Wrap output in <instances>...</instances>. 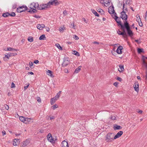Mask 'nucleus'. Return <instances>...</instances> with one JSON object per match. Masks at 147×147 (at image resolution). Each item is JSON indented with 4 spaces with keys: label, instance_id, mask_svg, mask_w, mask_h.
<instances>
[{
    "label": "nucleus",
    "instance_id": "0e129e2a",
    "mask_svg": "<svg viewBox=\"0 0 147 147\" xmlns=\"http://www.w3.org/2000/svg\"><path fill=\"white\" fill-rule=\"evenodd\" d=\"M2 135L3 136H4L6 134V132L5 131H2Z\"/></svg>",
    "mask_w": 147,
    "mask_h": 147
},
{
    "label": "nucleus",
    "instance_id": "37998d69",
    "mask_svg": "<svg viewBox=\"0 0 147 147\" xmlns=\"http://www.w3.org/2000/svg\"><path fill=\"white\" fill-rule=\"evenodd\" d=\"M60 96V95L59 94L57 93L56 96L54 97L56 98H57V99H58L59 98Z\"/></svg>",
    "mask_w": 147,
    "mask_h": 147
},
{
    "label": "nucleus",
    "instance_id": "09e8293b",
    "mask_svg": "<svg viewBox=\"0 0 147 147\" xmlns=\"http://www.w3.org/2000/svg\"><path fill=\"white\" fill-rule=\"evenodd\" d=\"M4 107L6 109L8 110L9 109V107L8 105H4Z\"/></svg>",
    "mask_w": 147,
    "mask_h": 147
},
{
    "label": "nucleus",
    "instance_id": "9d476101",
    "mask_svg": "<svg viewBox=\"0 0 147 147\" xmlns=\"http://www.w3.org/2000/svg\"><path fill=\"white\" fill-rule=\"evenodd\" d=\"M123 132L122 131H120L118 132L116 135L115 136L114 139H115L120 137L123 134Z\"/></svg>",
    "mask_w": 147,
    "mask_h": 147
},
{
    "label": "nucleus",
    "instance_id": "58836bf2",
    "mask_svg": "<svg viewBox=\"0 0 147 147\" xmlns=\"http://www.w3.org/2000/svg\"><path fill=\"white\" fill-rule=\"evenodd\" d=\"M116 118L115 117V116H113V115H111V118H110V119H111L112 120H115Z\"/></svg>",
    "mask_w": 147,
    "mask_h": 147
},
{
    "label": "nucleus",
    "instance_id": "5fc2aeb1",
    "mask_svg": "<svg viewBox=\"0 0 147 147\" xmlns=\"http://www.w3.org/2000/svg\"><path fill=\"white\" fill-rule=\"evenodd\" d=\"M37 99H37V100L38 102H41V99L40 97H38Z\"/></svg>",
    "mask_w": 147,
    "mask_h": 147
},
{
    "label": "nucleus",
    "instance_id": "49530a36",
    "mask_svg": "<svg viewBox=\"0 0 147 147\" xmlns=\"http://www.w3.org/2000/svg\"><path fill=\"white\" fill-rule=\"evenodd\" d=\"M97 11L100 13H102L103 12V11L101 9H99Z\"/></svg>",
    "mask_w": 147,
    "mask_h": 147
},
{
    "label": "nucleus",
    "instance_id": "412c9836",
    "mask_svg": "<svg viewBox=\"0 0 147 147\" xmlns=\"http://www.w3.org/2000/svg\"><path fill=\"white\" fill-rule=\"evenodd\" d=\"M28 143L29 141L27 140H26L25 142H23L22 146L24 147L25 146L28 144Z\"/></svg>",
    "mask_w": 147,
    "mask_h": 147
},
{
    "label": "nucleus",
    "instance_id": "dca6fc26",
    "mask_svg": "<svg viewBox=\"0 0 147 147\" xmlns=\"http://www.w3.org/2000/svg\"><path fill=\"white\" fill-rule=\"evenodd\" d=\"M113 129L114 130L121 129H122V127L120 125H118L117 124H115L114 125Z\"/></svg>",
    "mask_w": 147,
    "mask_h": 147
},
{
    "label": "nucleus",
    "instance_id": "a878e982",
    "mask_svg": "<svg viewBox=\"0 0 147 147\" xmlns=\"http://www.w3.org/2000/svg\"><path fill=\"white\" fill-rule=\"evenodd\" d=\"M131 0H126L125 4L127 5H130L131 4Z\"/></svg>",
    "mask_w": 147,
    "mask_h": 147
},
{
    "label": "nucleus",
    "instance_id": "680f3d73",
    "mask_svg": "<svg viewBox=\"0 0 147 147\" xmlns=\"http://www.w3.org/2000/svg\"><path fill=\"white\" fill-rule=\"evenodd\" d=\"M38 62H39V61L38 60H35L34 62V63H35V64H37V63H38Z\"/></svg>",
    "mask_w": 147,
    "mask_h": 147
},
{
    "label": "nucleus",
    "instance_id": "39448f33",
    "mask_svg": "<svg viewBox=\"0 0 147 147\" xmlns=\"http://www.w3.org/2000/svg\"><path fill=\"white\" fill-rule=\"evenodd\" d=\"M17 54L16 53H9L7 54V55H5V56L4 57L3 59L5 61H6L7 60V59H9L10 57L16 55Z\"/></svg>",
    "mask_w": 147,
    "mask_h": 147
},
{
    "label": "nucleus",
    "instance_id": "a211bd4d",
    "mask_svg": "<svg viewBox=\"0 0 147 147\" xmlns=\"http://www.w3.org/2000/svg\"><path fill=\"white\" fill-rule=\"evenodd\" d=\"M117 18H118V17L116 16V18H114V19L116 22L120 26L121 28V26L123 25L121 24V22L120 20H118V21H117Z\"/></svg>",
    "mask_w": 147,
    "mask_h": 147
},
{
    "label": "nucleus",
    "instance_id": "0eeeda50",
    "mask_svg": "<svg viewBox=\"0 0 147 147\" xmlns=\"http://www.w3.org/2000/svg\"><path fill=\"white\" fill-rule=\"evenodd\" d=\"M47 140L51 143H54L55 142V140L54 138H53L51 134L49 133L47 136Z\"/></svg>",
    "mask_w": 147,
    "mask_h": 147
},
{
    "label": "nucleus",
    "instance_id": "bf43d9fd",
    "mask_svg": "<svg viewBox=\"0 0 147 147\" xmlns=\"http://www.w3.org/2000/svg\"><path fill=\"white\" fill-rule=\"evenodd\" d=\"M26 119H27V118H25L24 121V123L26 124H27V120Z\"/></svg>",
    "mask_w": 147,
    "mask_h": 147
},
{
    "label": "nucleus",
    "instance_id": "79ce46f5",
    "mask_svg": "<svg viewBox=\"0 0 147 147\" xmlns=\"http://www.w3.org/2000/svg\"><path fill=\"white\" fill-rule=\"evenodd\" d=\"M26 119L27 120V124L29 123L30 122V121L31 120V118H27V119Z\"/></svg>",
    "mask_w": 147,
    "mask_h": 147
},
{
    "label": "nucleus",
    "instance_id": "4c0bfd02",
    "mask_svg": "<svg viewBox=\"0 0 147 147\" xmlns=\"http://www.w3.org/2000/svg\"><path fill=\"white\" fill-rule=\"evenodd\" d=\"M108 1H107V0H105V2H104V3L105 4H108L107 5H108V4H110V2H109V1L108 0Z\"/></svg>",
    "mask_w": 147,
    "mask_h": 147
},
{
    "label": "nucleus",
    "instance_id": "9b49d317",
    "mask_svg": "<svg viewBox=\"0 0 147 147\" xmlns=\"http://www.w3.org/2000/svg\"><path fill=\"white\" fill-rule=\"evenodd\" d=\"M114 7L113 6H110L108 8V12L110 14H112L114 13Z\"/></svg>",
    "mask_w": 147,
    "mask_h": 147
},
{
    "label": "nucleus",
    "instance_id": "e433bc0d",
    "mask_svg": "<svg viewBox=\"0 0 147 147\" xmlns=\"http://www.w3.org/2000/svg\"><path fill=\"white\" fill-rule=\"evenodd\" d=\"M65 28L64 27H60V28H59V30L60 31V32H61L62 31V32H63V31L65 30Z\"/></svg>",
    "mask_w": 147,
    "mask_h": 147
},
{
    "label": "nucleus",
    "instance_id": "c9c22d12",
    "mask_svg": "<svg viewBox=\"0 0 147 147\" xmlns=\"http://www.w3.org/2000/svg\"><path fill=\"white\" fill-rule=\"evenodd\" d=\"M53 109H55L56 108L58 107V106L56 104H55L54 105L52 106V107Z\"/></svg>",
    "mask_w": 147,
    "mask_h": 147
},
{
    "label": "nucleus",
    "instance_id": "052dcab7",
    "mask_svg": "<svg viewBox=\"0 0 147 147\" xmlns=\"http://www.w3.org/2000/svg\"><path fill=\"white\" fill-rule=\"evenodd\" d=\"M29 84L27 86H24V90H25L27 88H28V87L29 86Z\"/></svg>",
    "mask_w": 147,
    "mask_h": 147
},
{
    "label": "nucleus",
    "instance_id": "c756f323",
    "mask_svg": "<svg viewBox=\"0 0 147 147\" xmlns=\"http://www.w3.org/2000/svg\"><path fill=\"white\" fill-rule=\"evenodd\" d=\"M3 16L4 17H6L9 16V13L8 12H6L3 14Z\"/></svg>",
    "mask_w": 147,
    "mask_h": 147
},
{
    "label": "nucleus",
    "instance_id": "1a4fd4ad",
    "mask_svg": "<svg viewBox=\"0 0 147 147\" xmlns=\"http://www.w3.org/2000/svg\"><path fill=\"white\" fill-rule=\"evenodd\" d=\"M121 17L123 20H125V21H127L126 20L127 18V16L125 12L124 11V10L121 13Z\"/></svg>",
    "mask_w": 147,
    "mask_h": 147
},
{
    "label": "nucleus",
    "instance_id": "b1692460",
    "mask_svg": "<svg viewBox=\"0 0 147 147\" xmlns=\"http://www.w3.org/2000/svg\"><path fill=\"white\" fill-rule=\"evenodd\" d=\"M47 74L49 76H50L51 77H53V76L52 74V71L50 70H48L47 72Z\"/></svg>",
    "mask_w": 147,
    "mask_h": 147
},
{
    "label": "nucleus",
    "instance_id": "e2e57ef3",
    "mask_svg": "<svg viewBox=\"0 0 147 147\" xmlns=\"http://www.w3.org/2000/svg\"><path fill=\"white\" fill-rule=\"evenodd\" d=\"M140 18H136V21L137 22H139L140 21Z\"/></svg>",
    "mask_w": 147,
    "mask_h": 147
},
{
    "label": "nucleus",
    "instance_id": "2f4dec72",
    "mask_svg": "<svg viewBox=\"0 0 147 147\" xmlns=\"http://www.w3.org/2000/svg\"><path fill=\"white\" fill-rule=\"evenodd\" d=\"M73 54L76 55L77 56H79L80 55L79 53L77 51H73Z\"/></svg>",
    "mask_w": 147,
    "mask_h": 147
},
{
    "label": "nucleus",
    "instance_id": "ea45409f",
    "mask_svg": "<svg viewBox=\"0 0 147 147\" xmlns=\"http://www.w3.org/2000/svg\"><path fill=\"white\" fill-rule=\"evenodd\" d=\"M143 63L145 67L146 68H147V63L145 62V61L144 60H143Z\"/></svg>",
    "mask_w": 147,
    "mask_h": 147
},
{
    "label": "nucleus",
    "instance_id": "864d4df0",
    "mask_svg": "<svg viewBox=\"0 0 147 147\" xmlns=\"http://www.w3.org/2000/svg\"><path fill=\"white\" fill-rule=\"evenodd\" d=\"M120 35L123 36L125 37V36H125V34L123 32H121V33H120Z\"/></svg>",
    "mask_w": 147,
    "mask_h": 147
},
{
    "label": "nucleus",
    "instance_id": "72a5a7b5",
    "mask_svg": "<svg viewBox=\"0 0 147 147\" xmlns=\"http://www.w3.org/2000/svg\"><path fill=\"white\" fill-rule=\"evenodd\" d=\"M92 13L94 14L95 16L99 17V15L98 13L94 10H93L92 11Z\"/></svg>",
    "mask_w": 147,
    "mask_h": 147
},
{
    "label": "nucleus",
    "instance_id": "69168bd1",
    "mask_svg": "<svg viewBox=\"0 0 147 147\" xmlns=\"http://www.w3.org/2000/svg\"><path fill=\"white\" fill-rule=\"evenodd\" d=\"M82 20L84 21L86 23L88 22V21L84 18H83L82 19Z\"/></svg>",
    "mask_w": 147,
    "mask_h": 147
},
{
    "label": "nucleus",
    "instance_id": "c85d7f7f",
    "mask_svg": "<svg viewBox=\"0 0 147 147\" xmlns=\"http://www.w3.org/2000/svg\"><path fill=\"white\" fill-rule=\"evenodd\" d=\"M45 38V35L44 34H42L40 37L39 38V39L40 40H44V38Z\"/></svg>",
    "mask_w": 147,
    "mask_h": 147
},
{
    "label": "nucleus",
    "instance_id": "7c9ffc66",
    "mask_svg": "<svg viewBox=\"0 0 147 147\" xmlns=\"http://www.w3.org/2000/svg\"><path fill=\"white\" fill-rule=\"evenodd\" d=\"M60 50H62V47L60 46L59 44L58 43H57L55 45Z\"/></svg>",
    "mask_w": 147,
    "mask_h": 147
},
{
    "label": "nucleus",
    "instance_id": "8fccbe9b",
    "mask_svg": "<svg viewBox=\"0 0 147 147\" xmlns=\"http://www.w3.org/2000/svg\"><path fill=\"white\" fill-rule=\"evenodd\" d=\"M63 13L64 16H66L67 14V12L66 10L64 11Z\"/></svg>",
    "mask_w": 147,
    "mask_h": 147
},
{
    "label": "nucleus",
    "instance_id": "6ab92c4d",
    "mask_svg": "<svg viewBox=\"0 0 147 147\" xmlns=\"http://www.w3.org/2000/svg\"><path fill=\"white\" fill-rule=\"evenodd\" d=\"M57 98H55V97L52 98L51 99V105H53L54 104V103L55 102L56 100H57Z\"/></svg>",
    "mask_w": 147,
    "mask_h": 147
},
{
    "label": "nucleus",
    "instance_id": "4be33fe9",
    "mask_svg": "<svg viewBox=\"0 0 147 147\" xmlns=\"http://www.w3.org/2000/svg\"><path fill=\"white\" fill-rule=\"evenodd\" d=\"M48 4H47H47H44L42 5V10L45 9L46 8L48 7H49Z\"/></svg>",
    "mask_w": 147,
    "mask_h": 147
},
{
    "label": "nucleus",
    "instance_id": "393cba45",
    "mask_svg": "<svg viewBox=\"0 0 147 147\" xmlns=\"http://www.w3.org/2000/svg\"><path fill=\"white\" fill-rule=\"evenodd\" d=\"M81 66H80L78 68H77L75 70L74 73H77L79 72V71L81 70Z\"/></svg>",
    "mask_w": 147,
    "mask_h": 147
},
{
    "label": "nucleus",
    "instance_id": "f704fd0d",
    "mask_svg": "<svg viewBox=\"0 0 147 147\" xmlns=\"http://www.w3.org/2000/svg\"><path fill=\"white\" fill-rule=\"evenodd\" d=\"M143 49H142L138 48V52L139 53H140L142 52H143Z\"/></svg>",
    "mask_w": 147,
    "mask_h": 147
},
{
    "label": "nucleus",
    "instance_id": "aec40b11",
    "mask_svg": "<svg viewBox=\"0 0 147 147\" xmlns=\"http://www.w3.org/2000/svg\"><path fill=\"white\" fill-rule=\"evenodd\" d=\"M119 68L118 69V70L120 72H121L123 71L124 70V68L123 67V65H119Z\"/></svg>",
    "mask_w": 147,
    "mask_h": 147
},
{
    "label": "nucleus",
    "instance_id": "423d86ee",
    "mask_svg": "<svg viewBox=\"0 0 147 147\" xmlns=\"http://www.w3.org/2000/svg\"><path fill=\"white\" fill-rule=\"evenodd\" d=\"M38 3H32L30 5V8L31 9H33V10H32V11H32L33 13H35L36 12V10L34 9H33V8H36L37 9V8H38Z\"/></svg>",
    "mask_w": 147,
    "mask_h": 147
},
{
    "label": "nucleus",
    "instance_id": "f03ea898",
    "mask_svg": "<svg viewBox=\"0 0 147 147\" xmlns=\"http://www.w3.org/2000/svg\"><path fill=\"white\" fill-rule=\"evenodd\" d=\"M114 135L112 133H108L105 137V140L107 142H111L114 140Z\"/></svg>",
    "mask_w": 147,
    "mask_h": 147
},
{
    "label": "nucleus",
    "instance_id": "774afa93",
    "mask_svg": "<svg viewBox=\"0 0 147 147\" xmlns=\"http://www.w3.org/2000/svg\"><path fill=\"white\" fill-rule=\"evenodd\" d=\"M93 44H97L98 45L99 44V42H97V41H94V42H93Z\"/></svg>",
    "mask_w": 147,
    "mask_h": 147
},
{
    "label": "nucleus",
    "instance_id": "a19ab883",
    "mask_svg": "<svg viewBox=\"0 0 147 147\" xmlns=\"http://www.w3.org/2000/svg\"><path fill=\"white\" fill-rule=\"evenodd\" d=\"M70 27L71 28H74V29H75V28H74L75 26H74V23H71V24Z\"/></svg>",
    "mask_w": 147,
    "mask_h": 147
},
{
    "label": "nucleus",
    "instance_id": "338daca9",
    "mask_svg": "<svg viewBox=\"0 0 147 147\" xmlns=\"http://www.w3.org/2000/svg\"><path fill=\"white\" fill-rule=\"evenodd\" d=\"M126 7H127L125 5V3H124L123 5V10L124 8H125Z\"/></svg>",
    "mask_w": 147,
    "mask_h": 147
},
{
    "label": "nucleus",
    "instance_id": "20e7f679",
    "mask_svg": "<svg viewBox=\"0 0 147 147\" xmlns=\"http://www.w3.org/2000/svg\"><path fill=\"white\" fill-rule=\"evenodd\" d=\"M60 4V3L58 2V0H51L47 4L49 7L51 5H54L57 6Z\"/></svg>",
    "mask_w": 147,
    "mask_h": 147
},
{
    "label": "nucleus",
    "instance_id": "bb28decb",
    "mask_svg": "<svg viewBox=\"0 0 147 147\" xmlns=\"http://www.w3.org/2000/svg\"><path fill=\"white\" fill-rule=\"evenodd\" d=\"M28 40L30 42H32L33 41V37L32 36H30L28 37Z\"/></svg>",
    "mask_w": 147,
    "mask_h": 147
},
{
    "label": "nucleus",
    "instance_id": "4468645a",
    "mask_svg": "<svg viewBox=\"0 0 147 147\" xmlns=\"http://www.w3.org/2000/svg\"><path fill=\"white\" fill-rule=\"evenodd\" d=\"M61 144L62 147H69L67 142L65 140L62 141Z\"/></svg>",
    "mask_w": 147,
    "mask_h": 147
},
{
    "label": "nucleus",
    "instance_id": "de8ad7c7",
    "mask_svg": "<svg viewBox=\"0 0 147 147\" xmlns=\"http://www.w3.org/2000/svg\"><path fill=\"white\" fill-rule=\"evenodd\" d=\"M139 23V25L140 26H143V24L141 21V20H140V22H138Z\"/></svg>",
    "mask_w": 147,
    "mask_h": 147
},
{
    "label": "nucleus",
    "instance_id": "f257e3e1",
    "mask_svg": "<svg viewBox=\"0 0 147 147\" xmlns=\"http://www.w3.org/2000/svg\"><path fill=\"white\" fill-rule=\"evenodd\" d=\"M125 26L128 35L130 37L132 36L133 35L134 33L130 30L129 24L127 21H125Z\"/></svg>",
    "mask_w": 147,
    "mask_h": 147
},
{
    "label": "nucleus",
    "instance_id": "6e6552de",
    "mask_svg": "<svg viewBox=\"0 0 147 147\" xmlns=\"http://www.w3.org/2000/svg\"><path fill=\"white\" fill-rule=\"evenodd\" d=\"M69 58H65L62 64L63 67H65L69 63Z\"/></svg>",
    "mask_w": 147,
    "mask_h": 147
},
{
    "label": "nucleus",
    "instance_id": "a18cd8bd",
    "mask_svg": "<svg viewBox=\"0 0 147 147\" xmlns=\"http://www.w3.org/2000/svg\"><path fill=\"white\" fill-rule=\"evenodd\" d=\"M16 14L15 13L12 12L11 13V14H9V16H11L14 17L15 16Z\"/></svg>",
    "mask_w": 147,
    "mask_h": 147
},
{
    "label": "nucleus",
    "instance_id": "c03bdc74",
    "mask_svg": "<svg viewBox=\"0 0 147 147\" xmlns=\"http://www.w3.org/2000/svg\"><path fill=\"white\" fill-rule=\"evenodd\" d=\"M42 5H38V8H37V9L38 10H40V9L42 10Z\"/></svg>",
    "mask_w": 147,
    "mask_h": 147
},
{
    "label": "nucleus",
    "instance_id": "603ef678",
    "mask_svg": "<svg viewBox=\"0 0 147 147\" xmlns=\"http://www.w3.org/2000/svg\"><path fill=\"white\" fill-rule=\"evenodd\" d=\"M74 38L76 40H78L79 39L78 37L76 35H74Z\"/></svg>",
    "mask_w": 147,
    "mask_h": 147
},
{
    "label": "nucleus",
    "instance_id": "7ed1b4c3",
    "mask_svg": "<svg viewBox=\"0 0 147 147\" xmlns=\"http://www.w3.org/2000/svg\"><path fill=\"white\" fill-rule=\"evenodd\" d=\"M28 10V11L30 12L31 11L28 9V8L26 6H22L18 7L17 9V11L18 13H21L24 11H25Z\"/></svg>",
    "mask_w": 147,
    "mask_h": 147
},
{
    "label": "nucleus",
    "instance_id": "3c124183",
    "mask_svg": "<svg viewBox=\"0 0 147 147\" xmlns=\"http://www.w3.org/2000/svg\"><path fill=\"white\" fill-rule=\"evenodd\" d=\"M117 80L120 82H121L122 80V79L120 77H117Z\"/></svg>",
    "mask_w": 147,
    "mask_h": 147
},
{
    "label": "nucleus",
    "instance_id": "f8f14e48",
    "mask_svg": "<svg viewBox=\"0 0 147 147\" xmlns=\"http://www.w3.org/2000/svg\"><path fill=\"white\" fill-rule=\"evenodd\" d=\"M134 87L135 90L137 92H138L139 90V84L138 82H136L134 84Z\"/></svg>",
    "mask_w": 147,
    "mask_h": 147
},
{
    "label": "nucleus",
    "instance_id": "cd10ccee",
    "mask_svg": "<svg viewBox=\"0 0 147 147\" xmlns=\"http://www.w3.org/2000/svg\"><path fill=\"white\" fill-rule=\"evenodd\" d=\"M18 143L17 142V140L16 139H15L14 140L13 142V144L14 146H17L18 145Z\"/></svg>",
    "mask_w": 147,
    "mask_h": 147
},
{
    "label": "nucleus",
    "instance_id": "4d7b16f0",
    "mask_svg": "<svg viewBox=\"0 0 147 147\" xmlns=\"http://www.w3.org/2000/svg\"><path fill=\"white\" fill-rule=\"evenodd\" d=\"M145 20L147 19V11L145 13Z\"/></svg>",
    "mask_w": 147,
    "mask_h": 147
},
{
    "label": "nucleus",
    "instance_id": "473e14b6",
    "mask_svg": "<svg viewBox=\"0 0 147 147\" xmlns=\"http://www.w3.org/2000/svg\"><path fill=\"white\" fill-rule=\"evenodd\" d=\"M25 117L22 116H21L19 117V119L21 121L24 122V119Z\"/></svg>",
    "mask_w": 147,
    "mask_h": 147
},
{
    "label": "nucleus",
    "instance_id": "6e6d98bb",
    "mask_svg": "<svg viewBox=\"0 0 147 147\" xmlns=\"http://www.w3.org/2000/svg\"><path fill=\"white\" fill-rule=\"evenodd\" d=\"M118 83L117 82H115L113 84V85L116 86L118 84Z\"/></svg>",
    "mask_w": 147,
    "mask_h": 147
},
{
    "label": "nucleus",
    "instance_id": "13d9d810",
    "mask_svg": "<svg viewBox=\"0 0 147 147\" xmlns=\"http://www.w3.org/2000/svg\"><path fill=\"white\" fill-rule=\"evenodd\" d=\"M15 87V84L13 83V82H12L11 84V88H14Z\"/></svg>",
    "mask_w": 147,
    "mask_h": 147
},
{
    "label": "nucleus",
    "instance_id": "ddd939ff",
    "mask_svg": "<svg viewBox=\"0 0 147 147\" xmlns=\"http://www.w3.org/2000/svg\"><path fill=\"white\" fill-rule=\"evenodd\" d=\"M123 49V47L121 46H119L117 49L116 52L118 54H121L122 53L121 50Z\"/></svg>",
    "mask_w": 147,
    "mask_h": 147
},
{
    "label": "nucleus",
    "instance_id": "2eb2a0df",
    "mask_svg": "<svg viewBox=\"0 0 147 147\" xmlns=\"http://www.w3.org/2000/svg\"><path fill=\"white\" fill-rule=\"evenodd\" d=\"M45 27V26L43 24H38L37 25V28L40 30H42Z\"/></svg>",
    "mask_w": 147,
    "mask_h": 147
},
{
    "label": "nucleus",
    "instance_id": "f3484780",
    "mask_svg": "<svg viewBox=\"0 0 147 147\" xmlns=\"http://www.w3.org/2000/svg\"><path fill=\"white\" fill-rule=\"evenodd\" d=\"M125 22H124V26H121V29L123 31L122 32H123L125 34V36H127V35L125 30Z\"/></svg>",
    "mask_w": 147,
    "mask_h": 147
},
{
    "label": "nucleus",
    "instance_id": "5701e85b",
    "mask_svg": "<svg viewBox=\"0 0 147 147\" xmlns=\"http://www.w3.org/2000/svg\"><path fill=\"white\" fill-rule=\"evenodd\" d=\"M6 51H17V50L13 49L12 48L8 47L7 48V50Z\"/></svg>",
    "mask_w": 147,
    "mask_h": 147
}]
</instances>
